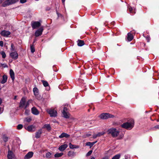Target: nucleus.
I'll use <instances>...</instances> for the list:
<instances>
[{
    "instance_id": "obj_46",
    "label": "nucleus",
    "mask_w": 159,
    "mask_h": 159,
    "mask_svg": "<svg viewBox=\"0 0 159 159\" xmlns=\"http://www.w3.org/2000/svg\"><path fill=\"white\" fill-rule=\"evenodd\" d=\"M20 2L22 3H23L26 2V0H20Z\"/></svg>"
},
{
    "instance_id": "obj_43",
    "label": "nucleus",
    "mask_w": 159,
    "mask_h": 159,
    "mask_svg": "<svg viewBox=\"0 0 159 159\" xmlns=\"http://www.w3.org/2000/svg\"><path fill=\"white\" fill-rule=\"evenodd\" d=\"M126 40L128 42L129 41V33L127 34V39H126Z\"/></svg>"
},
{
    "instance_id": "obj_2",
    "label": "nucleus",
    "mask_w": 159,
    "mask_h": 159,
    "mask_svg": "<svg viewBox=\"0 0 159 159\" xmlns=\"http://www.w3.org/2000/svg\"><path fill=\"white\" fill-rule=\"evenodd\" d=\"M29 105V102H26V98L24 97H22L20 102L19 107L26 109Z\"/></svg>"
},
{
    "instance_id": "obj_59",
    "label": "nucleus",
    "mask_w": 159,
    "mask_h": 159,
    "mask_svg": "<svg viewBox=\"0 0 159 159\" xmlns=\"http://www.w3.org/2000/svg\"><path fill=\"white\" fill-rule=\"evenodd\" d=\"M150 119H151V120L152 121H154V120H152V119L151 118H150Z\"/></svg>"
},
{
    "instance_id": "obj_4",
    "label": "nucleus",
    "mask_w": 159,
    "mask_h": 159,
    "mask_svg": "<svg viewBox=\"0 0 159 159\" xmlns=\"http://www.w3.org/2000/svg\"><path fill=\"white\" fill-rule=\"evenodd\" d=\"M114 115L108 113H103L100 116V117L103 119H107L109 118H113Z\"/></svg>"
},
{
    "instance_id": "obj_47",
    "label": "nucleus",
    "mask_w": 159,
    "mask_h": 159,
    "mask_svg": "<svg viewBox=\"0 0 159 159\" xmlns=\"http://www.w3.org/2000/svg\"><path fill=\"white\" fill-rule=\"evenodd\" d=\"M67 111V108L66 107H64L62 112H66Z\"/></svg>"
},
{
    "instance_id": "obj_17",
    "label": "nucleus",
    "mask_w": 159,
    "mask_h": 159,
    "mask_svg": "<svg viewBox=\"0 0 159 159\" xmlns=\"http://www.w3.org/2000/svg\"><path fill=\"white\" fill-rule=\"evenodd\" d=\"M134 120L132 118H130V130L134 127Z\"/></svg>"
},
{
    "instance_id": "obj_39",
    "label": "nucleus",
    "mask_w": 159,
    "mask_h": 159,
    "mask_svg": "<svg viewBox=\"0 0 159 159\" xmlns=\"http://www.w3.org/2000/svg\"><path fill=\"white\" fill-rule=\"evenodd\" d=\"M8 137L5 136H4L3 137V139L5 142L8 141Z\"/></svg>"
},
{
    "instance_id": "obj_55",
    "label": "nucleus",
    "mask_w": 159,
    "mask_h": 159,
    "mask_svg": "<svg viewBox=\"0 0 159 159\" xmlns=\"http://www.w3.org/2000/svg\"><path fill=\"white\" fill-rule=\"evenodd\" d=\"M16 97H17V96H15L14 97V99H15V100L16 99Z\"/></svg>"
},
{
    "instance_id": "obj_60",
    "label": "nucleus",
    "mask_w": 159,
    "mask_h": 159,
    "mask_svg": "<svg viewBox=\"0 0 159 159\" xmlns=\"http://www.w3.org/2000/svg\"><path fill=\"white\" fill-rule=\"evenodd\" d=\"M159 121V120L158 119H157V122H158Z\"/></svg>"
},
{
    "instance_id": "obj_3",
    "label": "nucleus",
    "mask_w": 159,
    "mask_h": 159,
    "mask_svg": "<svg viewBox=\"0 0 159 159\" xmlns=\"http://www.w3.org/2000/svg\"><path fill=\"white\" fill-rule=\"evenodd\" d=\"M19 0H7L4 2L2 6L3 7H6L17 2Z\"/></svg>"
},
{
    "instance_id": "obj_37",
    "label": "nucleus",
    "mask_w": 159,
    "mask_h": 159,
    "mask_svg": "<svg viewBox=\"0 0 159 159\" xmlns=\"http://www.w3.org/2000/svg\"><path fill=\"white\" fill-rule=\"evenodd\" d=\"M51 153L50 152H48L46 153V156L47 158H49L51 157Z\"/></svg>"
},
{
    "instance_id": "obj_41",
    "label": "nucleus",
    "mask_w": 159,
    "mask_h": 159,
    "mask_svg": "<svg viewBox=\"0 0 159 159\" xmlns=\"http://www.w3.org/2000/svg\"><path fill=\"white\" fill-rule=\"evenodd\" d=\"M92 150H90L86 154V156H89L91 155V154H92Z\"/></svg>"
},
{
    "instance_id": "obj_25",
    "label": "nucleus",
    "mask_w": 159,
    "mask_h": 159,
    "mask_svg": "<svg viewBox=\"0 0 159 159\" xmlns=\"http://www.w3.org/2000/svg\"><path fill=\"white\" fill-rule=\"evenodd\" d=\"M69 146L70 149L78 148H79L78 145L72 144L71 143H69Z\"/></svg>"
},
{
    "instance_id": "obj_6",
    "label": "nucleus",
    "mask_w": 159,
    "mask_h": 159,
    "mask_svg": "<svg viewBox=\"0 0 159 159\" xmlns=\"http://www.w3.org/2000/svg\"><path fill=\"white\" fill-rule=\"evenodd\" d=\"M31 25L33 29H35L40 26L41 23L39 21H33L31 23Z\"/></svg>"
},
{
    "instance_id": "obj_33",
    "label": "nucleus",
    "mask_w": 159,
    "mask_h": 159,
    "mask_svg": "<svg viewBox=\"0 0 159 159\" xmlns=\"http://www.w3.org/2000/svg\"><path fill=\"white\" fill-rule=\"evenodd\" d=\"M31 120V119L29 117L26 118L25 119V121L27 122H30Z\"/></svg>"
},
{
    "instance_id": "obj_13",
    "label": "nucleus",
    "mask_w": 159,
    "mask_h": 159,
    "mask_svg": "<svg viewBox=\"0 0 159 159\" xmlns=\"http://www.w3.org/2000/svg\"><path fill=\"white\" fill-rule=\"evenodd\" d=\"M34 153L32 152H28L24 157L25 159H29L31 158L33 156Z\"/></svg>"
},
{
    "instance_id": "obj_30",
    "label": "nucleus",
    "mask_w": 159,
    "mask_h": 159,
    "mask_svg": "<svg viewBox=\"0 0 159 159\" xmlns=\"http://www.w3.org/2000/svg\"><path fill=\"white\" fill-rule=\"evenodd\" d=\"M120 157V154H117L114 156L111 159H119Z\"/></svg>"
},
{
    "instance_id": "obj_10",
    "label": "nucleus",
    "mask_w": 159,
    "mask_h": 159,
    "mask_svg": "<svg viewBox=\"0 0 159 159\" xmlns=\"http://www.w3.org/2000/svg\"><path fill=\"white\" fill-rule=\"evenodd\" d=\"M10 55L11 58L15 60L18 57V54L16 52H11Z\"/></svg>"
},
{
    "instance_id": "obj_57",
    "label": "nucleus",
    "mask_w": 159,
    "mask_h": 159,
    "mask_svg": "<svg viewBox=\"0 0 159 159\" xmlns=\"http://www.w3.org/2000/svg\"><path fill=\"white\" fill-rule=\"evenodd\" d=\"M90 159H95V158L94 157H92Z\"/></svg>"
},
{
    "instance_id": "obj_40",
    "label": "nucleus",
    "mask_w": 159,
    "mask_h": 159,
    "mask_svg": "<svg viewBox=\"0 0 159 159\" xmlns=\"http://www.w3.org/2000/svg\"><path fill=\"white\" fill-rule=\"evenodd\" d=\"M23 128V125L21 124H19L17 126V129H20Z\"/></svg>"
},
{
    "instance_id": "obj_18",
    "label": "nucleus",
    "mask_w": 159,
    "mask_h": 159,
    "mask_svg": "<svg viewBox=\"0 0 159 159\" xmlns=\"http://www.w3.org/2000/svg\"><path fill=\"white\" fill-rule=\"evenodd\" d=\"M75 155V153L74 151H69L68 152V156L69 157H73Z\"/></svg>"
},
{
    "instance_id": "obj_12",
    "label": "nucleus",
    "mask_w": 159,
    "mask_h": 159,
    "mask_svg": "<svg viewBox=\"0 0 159 159\" xmlns=\"http://www.w3.org/2000/svg\"><path fill=\"white\" fill-rule=\"evenodd\" d=\"M68 147V145L66 144H64L60 146L58 148L59 151L63 152Z\"/></svg>"
},
{
    "instance_id": "obj_16",
    "label": "nucleus",
    "mask_w": 159,
    "mask_h": 159,
    "mask_svg": "<svg viewBox=\"0 0 159 159\" xmlns=\"http://www.w3.org/2000/svg\"><path fill=\"white\" fill-rule=\"evenodd\" d=\"M135 34V32L134 31L130 32V42L133 40Z\"/></svg>"
},
{
    "instance_id": "obj_36",
    "label": "nucleus",
    "mask_w": 159,
    "mask_h": 159,
    "mask_svg": "<svg viewBox=\"0 0 159 159\" xmlns=\"http://www.w3.org/2000/svg\"><path fill=\"white\" fill-rule=\"evenodd\" d=\"M0 53L2 55V57L3 58H5L6 55L4 51H2L0 52Z\"/></svg>"
},
{
    "instance_id": "obj_11",
    "label": "nucleus",
    "mask_w": 159,
    "mask_h": 159,
    "mask_svg": "<svg viewBox=\"0 0 159 159\" xmlns=\"http://www.w3.org/2000/svg\"><path fill=\"white\" fill-rule=\"evenodd\" d=\"M25 129L29 132H32L35 131V128L34 126L32 125L25 127Z\"/></svg>"
},
{
    "instance_id": "obj_52",
    "label": "nucleus",
    "mask_w": 159,
    "mask_h": 159,
    "mask_svg": "<svg viewBox=\"0 0 159 159\" xmlns=\"http://www.w3.org/2000/svg\"><path fill=\"white\" fill-rule=\"evenodd\" d=\"M2 103V100L1 98H0V105H1V104Z\"/></svg>"
},
{
    "instance_id": "obj_42",
    "label": "nucleus",
    "mask_w": 159,
    "mask_h": 159,
    "mask_svg": "<svg viewBox=\"0 0 159 159\" xmlns=\"http://www.w3.org/2000/svg\"><path fill=\"white\" fill-rule=\"evenodd\" d=\"M146 39L147 40V42H149L150 39V38L149 36H147L146 37Z\"/></svg>"
},
{
    "instance_id": "obj_54",
    "label": "nucleus",
    "mask_w": 159,
    "mask_h": 159,
    "mask_svg": "<svg viewBox=\"0 0 159 159\" xmlns=\"http://www.w3.org/2000/svg\"><path fill=\"white\" fill-rule=\"evenodd\" d=\"M97 142V141H96L93 142V145H94V144H95Z\"/></svg>"
},
{
    "instance_id": "obj_34",
    "label": "nucleus",
    "mask_w": 159,
    "mask_h": 159,
    "mask_svg": "<svg viewBox=\"0 0 159 159\" xmlns=\"http://www.w3.org/2000/svg\"><path fill=\"white\" fill-rule=\"evenodd\" d=\"M86 145L87 146H89L90 147H91L93 145V142H87L86 143Z\"/></svg>"
},
{
    "instance_id": "obj_56",
    "label": "nucleus",
    "mask_w": 159,
    "mask_h": 159,
    "mask_svg": "<svg viewBox=\"0 0 159 159\" xmlns=\"http://www.w3.org/2000/svg\"><path fill=\"white\" fill-rule=\"evenodd\" d=\"M87 136H91V134H87Z\"/></svg>"
},
{
    "instance_id": "obj_48",
    "label": "nucleus",
    "mask_w": 159,
    "mask_h": 159,
    "mask_svg": "<svg viewBox=\"0 0 159 159\" xmlns=\"http://www.w3.org/2000/svg\"><path fill=\"white\" fill-rule=\"evenodd\" d=\"M3 43L2 41H0V46L2 47L3 46Z\"/></svg>"
},
{
    "instance_id": "obj_29",
    "label": "nucleus",
    "mask_w": 159,
    "mask_h": 159,
    "mask_svg": "<svg viewBox=\"0 0 159 159\" xmlns=\"http://www.w3.org/2000/svg\"><path fill=\"white\" fill-rule=\"evenodd\" d=\"M63 155V153L62 152H61L60 153H57L55 154L54 157H61Z\"/></svg>"
},
{
    "instance_id": "obj_35",
    "label": "nucleus",
    "mask_w": 159,
    "mask_h": 159,
    "mask_svg": "<svg viewBox=\"0 0 159 159\" xmlns=\"http://www.w3.org/2000/svg\"><path fill=\"white\" fill-rule=\"evenodd\" d=\"M104 134H105V132L103 131L100 132L97 134V136H98V137H99L104 135Z\"/></svg>"
},
{
    "instance_id": "obj_58",
    "label": "nucleus",
    "mask_w": 159,
    "mask_h": 159,
    "mask_svg": "<svg viewBox=\"0 0 159 159\" xmlns=\"http://www.w3.org/2000/svg\"><path fill=\"white\" fill-rule=\"evenodd\" d=\"M1 107H0V114H1Z\"/></svg>"
},
{
    "instance_id": "obj_44",
    "label": "nucleus",
    "mask_w": 159,
    "mask_h": 159,
    "mask_svg": "<svg viewBox=\"0 0 159 159\" xmlns=\"http://www.w3.org/2000/svg\"><path fill=\"white\" fill-rule=\"evenodd\" d=\"M29 112L30 110L27 109H26L25 112V114L26 115H28Z\"/></svg>"
},
{
    "instance_id": "obj_31",
    "label": "nucleus",
    "mask_w": 159,
    "mask_h": 159,
    "mask_svg": "<svg viewBox=\"0 0 159 159\" xmlns=\"http://www.w3.org/2000/svg\"><path fill=\"white\" fill-rule=\"evenodd\" d=\"M42 82L43 85L45 87H47L48 86V84L47 81L44 80H43L42 81Z\"/></svg>"
},
{
    "instance_id": "obj_32",
    "label": "nucleus",
    "mask_w": 159,
    "mask_h": 159,
    "mask_svg": "<svg viewBox=\"0 0 159 159\" xmlns=\"http://www.w3.org/2000/svg\"><path fill=\"white\" fill-rule=\"evenodd\" d=\"M135 43V41L134 40H133V42L130 43V44L132 45V46H131V48L135 47L136 46V45L134 44ZM130 47H131L130 46Z\"/></svg>"
},
{
    "instance_id": "obj_8",
    "label": "nucleus",
    "mask_w": 159,
    "mask_h": 159,
    "mask_svg": "<svg viewBox=\"0 0 159 159\" xmlns=\"http://www.w3.org/2000/svg\"><path fill=\"white\" fill-rule=\"evenodd\" d=\"M43 31V29L40 28L37 30L35 33V36L36 37H38L42 35Z\"/></svg>"
},
{
    "instance_id": "obj_14",
    "label": "nucleus",
    "mask_w": 159,
    "mask_h": 159,
    "mask_svg": "<svg viewBox=\"0 0 159 159\" xmlns=\"http://www.w3.org/2000/svg\"><path fill=\"white\" fill-rule=\"evenodd\" d=\"M31 112L33 114L36 115H38L39 113V112L35 107H33L32 108Z\"/></svg>"
},
{
    "instance_id": "obj_24",
    "label": "nucleus",
    "mask_w": 159,
    "mask_h": 159,
    "mask_svg": "<svg viewBox=\"0 0 159 159\" xmlns=\"http://www.w3.org/2000/svg\"><path fill=\"white\" fill-rule=\"evenodd\" d=\"M7 77L6 75H4L2 76V80L1 81V83L3 84L5 83L7 80Z\"/></svg>"
},
{
    "instance_id": "obj_53",
    "label": "nucleus",
    "mask_w": 159,
    "mask_h": 159,
    "mask_svg": "<svg viewBox=\"0 0 159 159\" xmlns=\"http://www.w3.org/2000/svg\"><path fill=\"white\" fill-rule=\"evenodd\" d=\"M3 1L4 0H0V4L2 3V2H3Z\"/></svg>"
},
{
    "instance_id": "obj_51",
    "label": "nucleus",
    "mask_w": 159,
    "mask_h": 159,
    "mask_svg": "<svg viewBox=\"0 0 159 159\" xmlns=\"http://www.w3.org/2000/svg\"><path fill=\"white\" fill-rule=\"evenodd\" d=\"M65 0H62V3L64 4L65 3Z\"/></svg>"
},
{
    "instance_id": "obj_38",
    "label": "nucleus",
    "mask_w": 159,
    "mask_h": 159,
    "mask_svg": "<svg viewBox=\"0 0 159 159\" xmlns=\"http://www.w3.org/2000/svg\"><path fill=\"white\" fill-rule=\"evenodd\" d=\"M31 51L32 53H34L35 52V49L33 46L31 45L30 46Z\"/></svg>"
},
{
    "instance_id": "obj_50",
    "label": "nucleus",
    "mask_w": 159,
    "mask_h": 159,
    "mask_svg": "<svg viewBox=\"0 0 159 159\" xmlns=\"http://www.w3.org/2000/svg\"><path fill=\"white\" fill-rule=\"evenodd\" d=\"M98 136H97V134H94L93 135V138L94 139L96 138Z\"/></svg>"
},
{
    "instance_id": "obj_27",
    "label": "nucleus",
    "mask_w": 159,
    "mask_h": 159,
    "mask_svg": "<svg viewBox=\"0 0 159 159\" xmlns=\"http://www.w3.org/2000/svg\"><path fill=\"white\" fill-rule=\"evenodd\" d=\"M64 117L66 118H69L70 117V114L67 112H62Z\"/></svg>"
},
{
    "instance_id": "obj_28",
    "label": "nucleus",
    "mask_w": 159,
    "mask_h": 159,
    "mask_svg": "<svg viewBox=\"0 0 159 159\" xmlns=\"http://www.w3.org/2000/svg\"><path fill=\"white\" fill-rule=\"evenodd\" d=\"M33 91L34 95L35 96H36L38 95V89L37 88H34L33 89Z\"/></svg>"
},
{
    "instance_id": "obj_5",
    "label": "nucleus",
    "mask_w": 159,
    "mask_h": 159,
    "mask_svg": "<svg viewBox=\"0 0 159 159\" xmlns=\"http://www.w3.org/2000/svg\"><path fill=\"white\" fill-rule=\"evenodd\" d=\"M47 112L50 115L51 117H56L57 116V112L54 109H48L47 110Z\"/></svg>"
},
{
    "instance_id": "obj_26",
    "label": "nucleus",
    "mask_w": 159,
    "mask_h": 159,
    "mask_svg": "<svg viewBox=\"0 0 159 159\" xmlns=\"http://www.w3.org/2000/svg\"><path fill=\"white\" fill-rule=\"evenodd\" d=\"M77 42V44L79 46H82L84 45V42L83 40H79Z\"/></svg>"
},
{
    "instance_id": "obj_21",
    "label": "nucleus",
    "mask_w": 159,
    "mask_h": 159,
    "mask_svg": "<svg viewBox=\"0 0 159 159\" xmlns=\"http://www.w3.org/2000/svg\"><path fill=\"white\" fill-rule=\"evenodd\" d=\"M121 126L124 128L128 129L129 128V123L128 122L125 123L121 125Z\"/></svg>"
},
{
    "instance_id": "obj_20",
    "label": "nucleus",
    "mask_w": 159,
    "mask_h": 159,
    "mask_svg": "<svg viewBox=\"0 0 159 159\" xmlns=\"http://www.w3.org/2000/svg\"><path fill=\"white\" fill-rule=\"evenodd\" d=\"M130 14H131V15H134L135 13V8L134 7H132L130 6Z\"/></svg>"
},
{
    "instance_id": "obj_49",
    "label": "nucleus",
    "mask_w": 159,
    "mask_h": 159,
    "mask_svg": "<svg viewBox=\"0 0 159 159\" xmlns=\"http://www.w3.org/2000/svg\"><path fill=\"white\" fill-rule=\"evenodd\" d=\"M153 128H155L159 129V125L155 126Z\"/></svg>"
},
{
    "instance_id": "obj_15",
    "label": "nucleus",
    "mask_w": 159,
    "mask_h": 159,
    "mask_svg": "<svg viewBox=\"0 0 159 159\" xmlns=\"http://www.w3.org/2000/svg\"><path fill=\"white\" fill-rule=\"evenodd\" d=\"M70 135L65 133H63L59 136V138L60 139L63 138L64 137L68 138L70 137Z\"/></svg>"
},
{
    "instance_id": "obj_7",
    "label": "nucleus",
    "mask_w": 159,
    "mask_h": 159,
    "mask_svg": "<svg viewBox=\"0 0 159 159\" xmlns=\"http://www.w3.org/2000/svg\"><path fill=\"white\" fill-rule=\"evenodd\" d=\"M0 34L3 36L8 37L11 34V32L9 31L3 30L1 32Z\"/></svg>"
},
{
    "instance_id": "obj_23",
    "label": "nucleus",
    "mask_w": 159,
    "mask_h": 159,
    "mask_svg": "<svg viewBox=\"0 0 159 159\" xmlns=\"http://www.w3.org/2000/svg\"><path fill=\"white\" fill-rule=\"evenodd\" d=\"M42 128L43 129H46L48 130H50L51 129V127L49 124H46L44 125Z\"/></svg>"
},
{
    "instance_id": "obj_1",
    "label": "nucleus",
    "mask_w": 159,
    "mask_h": 159,
    "mask_svg": "<svg viewBox=\"0 0 159 159\" xmlns=\"http://www.w3.org/2000/svg\"><path fill=\"white\" fill-rule=\"evenodd\" d=\"M108 134H110L113 137H117L119 134V131L116 128H110L107 131Z\"/></svg>"
},
{
    "instance_id": "obj_22",
    "label": "nucleus",
    "mask_w": 159,
    "mask_h": 159,
    "mask_svg": "<svg viewBox=\"0 0 159 159\" xmlns=\"http://www.w3.org/2000/svg\"><path fill=\"white\" fill-rule=\"evenodd\" d=\"M10 74L11 79L12 80H14L15 79V74L14 71L12 69L10 70Z\"/></svg>"
},
{
    "instance_id": "obj_19",
    "label": "nucleus",
    "mask_w": 159,
    "mask_h": 159,
    "mask_svg": "<svg viewBox=\"0 0 159 159\" xmlns=\"http://www.w3.org/2000/svg\"><path fill=\"white\" fill-rule=\"evenodd\" d=\"M42 133V129H40L35 134V137L38 139L39 138L41 135Z\"/></svg>"
},
{
    "instance_id": "obj_9",
    "label": "nucleus",
    "mask_w": 159,
    "mask_h": 159,
    "mask_svg": "<svg viewBox=\"0 0 159 159\" xmlns=\"http://www.w3.org/2000/svg\"><path fill=\"white\" fill-rule=\"evenodd\" d=\"M15 157V156L13 152L9 150L8 151L7 155L8 159H13Z\"/></svg>"
},
{
    "instance_id": "obj_45",
    "label": "nucleus",
    "mask_w": 159,
    "mask_h": 159,
    "mask_svg": "<svg viewBox=\"0 0 159 159\" xmlns=\"http://www.w3.org/2000/svg\"><path fill=\"white\" fill-rule=\"evenodd\" d=\"M14 45L13 43H12L11 45V51H14V48H13Z\"/></svg>"
}]
</instances>
